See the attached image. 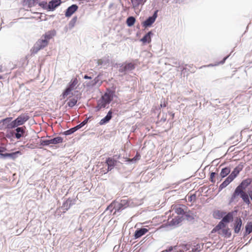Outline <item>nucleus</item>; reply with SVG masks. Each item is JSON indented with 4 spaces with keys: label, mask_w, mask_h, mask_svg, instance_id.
<instances>
[{
    "label": "nucleus",
    "mask_w": 252,
    "mask_h": 252,
    "mask_svg": "<svg viewBox=\"0 0 252 252\" xmlns=\"http://www.w3.org/2000/svg\"><path fill=\"white\" fill-rule=\"evenodd\" d=\"M38 0H32V5H34L35 3H38Z\"/></svg>",
    "instance_id": "nucleus-57"
},
{
    "label": "nucleus",
    "mask_w": 252,
    "mask_h": 252,
    "mask_svg": "<svg viewBox=\"0 0 252 252\" xmlns=\"http://www.w3.org/2000/svg\"><path fill=\"white\" fill-rule=\"evenodd\" d=\"M153 34V31H150L146 33L140 40L144 44L149 43L151 42V37Z\"/></svg>",
    "instance_id": "nucleus-22"
},
{
    "label": "nucleus",
    "mask_w": 252,
    "mask_h": 252,
    "mask_svg": "<svg viewBox=\"0 0 252 252\" xmlns=\"http://www.w3.org/2000/svg\"><path fill=\"white\" fill-rule=\"evenodd\" d=\"M22 153L20 151H17L12 153H2V155H0V159L3 160H6L7 159L14 160L16 159L19 155H21Z\"/></svg>",
    "instance_id": "nucleus-8"
},
{
    "label": "nucleus",
    "mask_w": 252,
    "mask_h": 252,
    "mask_svg": "<svg viewBox=\"0 0 252 252\" xmlns=\"http://www.w3.org/2000/svg\"><path fill=\"white\" fill-rule=\"evenodd\" d=\"M149 230L146 228L141 227L140 228H137L133 235L134 239H137L138 238H140L144 235H145L146 233L148 232Z\"/></svg>",
    "instance_id": "nucleus-17"
},
{
    "label": "nucleus",
    "mask_w": 252,
    "mask_h": 252,
    "mask_svg": "<svg viewBox=\"0 0 252 252\" xmlns=\"http://www.w3.org/2000/svg\"><path fill=\"white\" fill-rule=\"evenodd\" d=\"M218 214H219V216L220 217L222 218V212L220 213V211H218ZM223 214H225V213H223Z\"/></svg>",
    "instance_id": "nucleus-56"
},
{
    "label": "nucleus",
    "mask_w": 252,
    "mask_h": 252,
    "mask_svg": "<svg viewBox=\"0 0 252 252\" xmlns=\"http://www.w3.org/2000/svg\"><path fill=\"white\" fill-rule=\"evenodd\" d=\"M233 220V213L232 212H228L225 216L222 217V221L228 223Z\"/></svg>",
    "instance_id": "nucleus-29"
},
{
    "label": "nucleus",
    "mask_w": 252,
    "mask_h": 252,
    "mask_svg": "<svg viewBox=\"0 0 252 252\" xmlns=\"http://www.w3.org/2000/svg\"><path fill=\"white\" fill-rule=\"evenodd\" d=\"M2 72V67L1 65H0V72Z\"/></svg>",
    "instance_id": "nucleus-64"
},
{
    "label": "nucleus",
    "mask_w": 252,
    "mask_h": 252,
    "mask_svg": "<svg viewBox=\"0 0 252 252\" xmlns=\"http://www.w3.org/2000/svg\"><path fill=\"white\" fill-rule=\"evenodd\" d=\"M147 0H131L133 7L135 8L138 7L140 5H143Z\"/></svg>",
    "instance_id": "nucleus-33"
},
{
    "label": "nucleus",
    "mask_w": 252,
    "mask_h": 252,
    "mask_svg": "<svg viewBox=\"0 0 252 252\" xmlns=\"http://www.w3.org/2000/svg\"><path fill=\"white\" fill-rule=\"evenodd\" d=\"M72 91V90H71L70 88L66 87L61 95L62 98L64 99L70 93V92Z\"/></svg>",
    "instance_id": "nucleus-39"
},
{
    "label": "nucleus",
    "mask_w": 252,
    "mask_h": 252,
    "mask_svg": "<svg viewBox=\"0 0 252 252\" xmlns=\"http://www.w3.org/2000/svg\"><path fill=\"white\" fill-rule=\"evenodd\" d=\"M4 127V126H3V124H1V122L0 121V129H3Z\"/></svg>",
    "instance_id": "nucleus-58"
},
{
    "label": "nucleus",
    "mask_w": 252,
    "mask_h": 252,
    "mask_svg": "<svg viewBox=\"0 0 252 252\" xmlns=\"http://www.w3.org/2000/svg\"><path fill=\"white\" fill-rule=\"evenodd\" d=\"M130 201L127 198L121 199L120 202L114 201L111 205H109L107 209L112 208L111 212L114 211V214L117 212L120 213L123 210L129 206Z\"/></svg>",
    "instance_id": "nucleus-1"
},
{
    "label": "nucleus",
    "mask_w": 252,
    "mask_h": 252,
    "mask_svg": "<svg viewBox=\"0 0 252 252\" xmlns=\"http://www.w3.org/2000/svg\"><path fill=\"white\" fill-rule=\"evenodd\" d=\"M84 0H79V3H83Z\"/></svg>",
    "instance_id": "nucleus-63"
},
{
    "label": "nucleus",
    "mask_w": 252,
    "mask_h": 252,
    "mask_svg": "<svg viewBox=\"0 0 252 252\" xmlns=\"http://www.w3.org/2000/svg\"><path fill=\"white\" fill-rule=\"evenodd\" d=\"M52 35L49 33H46L44 35V39L38 40L34 44L33 47L31 50V54L34 55L36 54L40 50L46 47L48 43V40L52 38Z\"/></svg>",
    "instance_id": "nucleus-2"
},
{
    "label": "nucleus",
    "mask_w": 252,
    "mask_h": 252,
    "mask_svg": "<svg viewBox=\"0 0 252 252\" xmlns=\"http://www.w3.org/2000/svg\"><path fill=\"white\" fill-rule=\"evenodd\" d=\"M108 104V103L100 98L97 101V105L95 107V111H99L102 108H105Z\"/></svg>",
    "instance_id": "nucleus-27"
},
{
    "label": "nucleus",
    "mask_w": 252,
    "mask_h": 252,
    "mask_svg": "<svg viewBox=\"0 0 252 252\" xmlns=\"http://www.w3.org/2000/svg\"><path fill=\"white\" fill-rule=\"evenodd\" d=\"M196 198V196L195 194H193L189 196L188 200L189 202H192V201H195Z\"/></svg>",
    "instance_id": "nucleus-46"
},
{
    "label": "nucleus",
    "mask_w": 252,
    "mask_h": 252,
    "mask_svg": "<svg viewBox=\"0 0 252 252\" xmlns=\"http://www.w3.org/2000/svg\"><path fill=\"white\" fill-rule=\"evenodd\" d=\"M78 8V6L76 4H72L66 9L65 16L66 17H70L75 11L77 10Z\"/></svg>",
    "instance_id": "nucleus-20"
},
{
    "label": "nucleus",
    "mask_w": 252,
    "mask_h": 252,
    "mask_svg": "<svg viewBox=\"0 0 252 252\" xmlns=\"http://www.w3.org/2000/svg\"><path fill=\"white\" fill-rule=\"evenodd\" d=\"M75 199H72L70 198H68L65 201H64L61 207V208L64 210L63 212H65L69 209L75 203Z\"/></svg>",
    "instance_id": "nucleus-15"
},
{
    "label": "nucleus",
    "mask_w": 252,
    "mask_h": 252,
    "mask_svg": "<svg viewBox=\"0 0 252 252\" xmlns=\"http://www.w3.org/2000/svg\"><path fill=\"white\" fill-rule=\"evenodd\" d=\"M62 3V0H51L48 3V11H53Z\"/></svg>",
    "instance_id": "nucleus-13"
},
{
    "label": "nucleus",
    "mask_w": 252,
    "mask_h": 252,
    "mask_svg": "<svg viewBox=\"0 0 252 252\" xmlns=\"http://www.w3.org/2000/svg\"><path fill=\"white\" fill-rule=\"evenodd\" d=\"M243 167L244 165L243 163L241 162L239 163L238 165L234 168L233 170L229 175V176L234 179L238 175L240 171L243 170Z\"/></svg>",
    "instance_id": "nucleus-16"
},
{
    "label": "nucleus",
    "mask_w": 252,
    "mask_h": 252,
    "mask_svg": "<svg viewBox=\"0 0 252 252\" xmlns=\"http://www.w3.org/2000/svg\"><path fill=\"white\" fill-rule=\"evenodd\" d=\"M15 138L20 139L21 138L25 137L26 127L25 126H18L15 128Z\"/></svg>",
    "instance_id": "nucleus-12"
},
{
    "label": "nucleus",
    "mask_w": 252,
    "mask_h": 252,
    "mask_svg": "<svg viewBox=\"0 0 252 252\" xmlns=\"http://www.w3.org/2000/svg\"><path fill=\"white\" fill-rule=\"evenodd\" d=\"M90 118H91V117L86 118L84 120V121L83 122H82L80 124H79V125L76 126H74L73 127H72V128L64 131L62 133V134L63 135L66 136V135H70V134L73 133L74 132H75L78 129L82 128L85 125H86L88 123V121L90 119Z\"/></svg>",
    "instance_id": "nucleus-6"
},
{
    "label": "nucleus",
    "mask_w": 252,
    "mask_h": 252,
    "mask_svg": "<svg viewBox=\"0 0 252 252\" xmlns=\"http://www.w3.org/2000/svg\"><path fill=\"white\" fill-rule=\"evenodd\" d=\"M38 4L39 6H40L43 9L48 10V4H47V2L46 1L43 0V1L38 2Z\"/></svg>",
    "instance_id": "nucleus-41"
},
{
    "label": "nucleus",
    "mask_w": 252,
    "mask_h": 252,
    "mask_svg": "<svg viewBox=\"0 0 252 252\" xmlns=\"http://www.w3.org/2000/svg\"><path fill=\"white\" fill-rule=\"evenodd\" d=\"M78 83V80L76 78H73L68 84L67 87L73 90Z\"/></svg>",
    "instance_id": "nucleus-34"
},
{
    "label": "nucleus",
    "mask_w": 252,
    "mask_h": 252,
    "mask_svg": "<svg viewBox=\"0 0 252 252\" xmlns=\"http://www.w3.org/2000/svg\"><path fill=\"white\" fill-rule=\"evenodd\" d=\"M229 57V55H227V56H225L224 58H223V59L221 61H220V62L218 63V64H223V63H225V61L226 60V59H227Z\"/></svg>",
    "instance_id": "nucleus-49"
},
{
    "label": "nucleus",
    "mask_w": 252,
    "mask_h": 252,
    "mask_svg": "<svg viewBox=\"0 0 252 252\" xmlns=\"http://www.w3.org/2000/svg\"><path fill=\"white\" fill-rule=\"evenodd\" d=\"M231 172V168L230 167L226 166L224 168H222L220 172V176L222 178H225L228 175L230 174Z\"/></svg>",
    "instance_id": "nucleus-30"
},
{
    "label": "nucleus",
    "mask_w": 252,
    "mask_h": 252,
    "mask_svg": "<svg viewBox=\"0 0 252 252\" xmlns=\"http://www.w3.org/2000/svg\"><path fill=\"white\" fill-rule=\"evenodd\" d=\"M14 136L15 137V130L11 131L6 134V137L8 138H10L11 137H13Z\"/></svg>",
    "instance_id": "nucleus-47"
},
{
    "label": "nucleus",
    "mask_w": 252,
    "mask_h": 252,
    "mask_svg": "<svg viewBox=\"0 0 252 252\" xmlns=\"http://www.w3.org/2000/svg\"><path fill=\"white\" fill-rule=\"evenodd\" d=\"M182 221V218L179 216H177L172 218L171 220H168V225L170 226H177L179 223Z\"/></svg>",
    "instance_id": "nucleus-26"
},
{
    "label": "nucleus",
    "mask_w": 252,
    "mask_h": 252,
    "mask_svg": "<svg viewBox=\"0 0 252 252\" xmlns=\"http://www.w3.org/2000/svg\"><path fill=\"white\" fill-rule=\"evenodd\" d=\"M99 79L98 76L95 77L93 80L89 82H86V86L88 87H93L95 86L99 82Z\"/></svg>",
    "instance_id": "nucleus-32"
},
{
    "label": "nucleus",
    "mask_w": 252,
    "mask_h": 252,
    "mask_svg": "<svg viewBox=\"0 0 252 252\" xmlns=\"http://www.w3.org/2000/svg\"><path fill=\"white\" fill-rule=\"evenodd\" d=\"M116 87L112 86L111 88L106 89V92L101 97V98L104 100L109 104L113 100L114 97H116L115 94Z\"/></svg>",
    "instance_id": "nucleus-5"
},
{
    "label": "nucleus",
    "mask_w": 252,
    "mask_h": 252,
    "mask_svg": "<svg viewBox=\"0 0 252 252\" xmlns=\"http://www.w3.org/2000/svg\"><path fill=\"white\" fill-rule=\"evenodd\" d=\"M120 68L119 71L124 74L128 71H132L135 68V65L132 63H125V64H119Z\"/></svg>",
    "instance_id": "nucleus-10"
},
{
    "label": "nucleus",
    "mask_w": 252,
    "mask_h": 252,
    "mask_svg": "<svg viewBox=\"0 0 252 252\" xmlns=\"http://www.w3.org/2000/svg\"><path fill=\"white\" fill-rule=\"evenodd\" d=\"M12 119V117H7L5 119H2L0 121L1 124H3L4 127L5 126V128H6V126L11 123Z\"/></svg>",
    "instance_id": "nucleus-36"
},
{
    "label": "nucleus",
    "mask_w": 252,
    "mask_h": 252,
    "mask_svg": "<svg viewBox=\"0 0 252 252\" xmlns=\"http://www.w3.org/2000/svg\"><path fill=\"white\" fill-rule=\"evenodd\" d=\"M158 10L154 11L153 14L151 16H149L144 22H142V25L145 28L150 27L153 23L155 22L157 18L158 17Z\"/></svg>",
    "instance_id": "nucleus-9"
},
{
    "label": "nucleus",
    "mask_w": 252,
    "mask_h": 252,
    "mask_svg": "<svg viewBox=\"0 0 252 252\" xmlns=\"http://www.w3.org/2000/svg\"><path fill=\"white\" fill-rule=\"evenodd\" d=\"M226 223L224 222V221H222L221 220L219 223L213 228V229L211 231V233H215L216 232H218L220 231L221 230L225 228L226 226Z\"/></svg>",
    "instance_id": "nucleus-21"
},
{
    "label": "nucleus",
    "mask_w": 252,
    "mask_h": 252,
    "mask_svg": "<svg viewBox=\"0 0 252 252\" xmlns=\"http://www.w3.org/2000/svg\"><path fill=\"white\" fill-rule=\"evenodd\" d=\"M177 248V246H170L167 248L166 251L167 252H172L173 250H176Z\"/></svg>",
    "instance_id": "nucleus-45"
},
{
    "label": "nucleus",
    "mask_w": 252,
    "mask_h": 252,
    "mask_svg": "<svg viewBox=\"0 0 252 252\" xmlns=\"http://www.w3.org/2000/svg\"><path fill=\"white\" fill-rule=\"evenodd\" d=\"M250 233H247V231H246V230H245V232L244 234V237H246L247 235L249 234Z\"/></svg>",
    "instance_id": "nucleus-59"
},
{
    "label": "nucleus",
    "mask_w": 252,
    "mask_h": 252,
    "mask_svg": "<svg viewBox=\"0 0 252 252\" xmlns=\"http://www.w3.org/2000/svg\"><path fill=\"white\" fill-rule=\"evenodd\" d=\"M217 233L219 235H220L226 238H229L231 236L230 229L228 227L223 229Z\"/></svg>",
    "instance_id": "nucleus-28"
},
{
    "label": "nucleus",
    "mask_w": 252,
    "mask_h": 252,
    "mask_svg": "<svg viewBox=\"0 0 252 252\" xmlns=\"http://www.w3.org/2000/svg\"><path fill=\"white\" fill-rule=\"evenodd\" d=\"M223 178H222L220 174L219 175L217 174V175H216V179L218 181V183L219 182H220Z\"/></svg>",
    "instance_id": "nucleus-51"
},
{
    "label": "nucleus",
    "mask_w": 252,
    "mask_h": 252,
    "mask_svg": "<svg viewBox=\"0 0 252 252\" xmlns=\"http://www.w3.org/2000/svg\"><path fill=\"white\" fill-rule=\"evenodd\" d=\"M24 2L28 4L29 5H32V0H24Z\"/></svg>",
    "instance_id": "nucleus-50"
},
{
    "label": "nucleus",
    "mask_w": 252,
    "mask_h": 252,
    "mask_svg": "<svg viewBox=\"0 0 252 252\" xmlns=\"http://www.w3.org/2000/svg\"><path fill=\"white\" fill-rule=\"evenodd\" d=\"M194 252H199V251L197 250V249H195L194 250H192Z\"/></svg>",
    "instance_id": "nucleus-62"
},
{
    "label": "nucleus",
    "mask_w": 252,
    "mask_h": 252,
    "mask_svg": "<svg viewBox=\"0 0 252 252\" xmlns=\"http://www.w3.org/2000/svg\"><path fill=\"white\" fill-rule=\"evenodd\" d=\"M83 78L85 79H92V77L91 76H88V75L87 74H85Z\"/></svg>",
    "instance_id": "nucleus-53"
},
{
    "label": "nucleus",
    "mask_w": 252,
    "mask_h": 252,
    "mask_svg": "<svg viewBox=\"0 0 252 252\" xmlns=\"http://www.w3.org/2000/svg\"><path fill=\"white\" fill-rule=\"evenodd\" d=\"M245 230H246L247 233H251L252 232V224L251 222L248 221L245 226Z\"/></svg>",
    "instance_id": "nucleus-42"
},
{
    "label": "nucleus",
    "mask_w": 252,
    "mask_h": 252,
    "mask_svg": "<svg viewBox=\"0 0 252 252\" xmlns=\"http://www.w3.org/2000/svg\"><path fill=\"white\" fill-rule=\"evenodd\" d=\"M234 179L230 176H228L224 180V181L220 185L219 187V192H220L224 188L226 187Z\"/></svg>",
    "instance_id": "nucleus-25"
},
{
    "label": "nucleus",
    "mask_w": 252,
    "mask_h": 252,
    "mask_svg": "<svg viewBox=\"0 0 252 252\" xmlns=\"http://www.w3.org/2000/svg\"><path fill=\"white\" fill-rule=\"evenodd\" d=\"M63 138L60 136L54 137L49 139L40 140V145L43 146H49L51 144H57L62 143Z\"/></svg>",
    "instance_id": "nucleus-7"
},
{
    "label": "nucleus",
    "mask_w": 252,
    "mask_h": 252,
    "mask_svg": "<svg viewBox=\"0 0 252 252\" xmlns=\"http://www.w3.org/2000/svg\"><path fill=\"white\" fill-rule=\"evenodd\" d=\"M112 110H110L107 115L100 121L99 124L102 126L107 124L112 118Z\"/></svg>",
    "instance_id": "nucleus-23"
},
{
    "label": "nucleus",
    "mask_w": 252,
    "mask_h": 252,
    "mask_svg": "<svg viewBox=\"0 0 252 252\" xmlns=\"http://www.w3.org/2000/svg\"><path fill=\"white\" fill-rule=\"evenodd\" d=\"M234 179L230 176H228L224 180V181L220 185L219 187V192H220L224 188L226 187Z\"/></svg>",
    "instance_id": "nucleus-24"
},
{
    "label": "nucleus",
    "mask_w": 252,
    "mask_h": 252,
    "mask_svg": "<svg viewBox=\"0 0 252 252\" xmlns=\"http://www.w3.org/2000/svg\"><path fill=\"white\" fill-rule=\"evenodd\" d=\"M252 179L248 178L243 180L236 188L234 191H245L246 188L252 183Z\"/></svg>",
    "instance_id": "nucleus-11"
},
{
    "label": "nucleus",
    "mask_w": 252,
    "mask_h": 252,
    "mask_svg": "<svg viewBox=\"0 0 252 252\" xmlns=\"http://www.w3.org/2000/svg\"><path fill=\"white\" fill-rule=\"evenodd\" d=\"M121 157L120 154H116L114 155L113 157H111V158H113L115 160H118V159H120Z\"/></svg>",
    "instance_id": "nucleus-48"
},
{
    "label": "nucleus",
    "mask_w": 252,
    "mask_h": 252,
    "mask_svg": "<svg viewBox=\"0 0 252 252\" xmlns=\"http://www.w3.org/2000/svg\"><path fill=\"white\" fill-rule=\"evenodd\" d=\"M242 226V220L239 217H237L234 220V230L235 233H238L241 229Z\"/></svg>",
    "instance_id": "nucleus-18"
},
{
    "label": "nucleus",
    "mask_w": 252,
    "mask_h": 252,
    "mask_svg": "<svg viewBox=\"0 0 252 252\" xmlns=\"http://www.w3.org/2000/svg\"><path fill=\"white\" fill-rule=\"evenodd\" d=\"M238 196H240L243 201L248 205L251 204L248 194L245 191H234L229 200L230 203L233 202Z\"/></svg>",
    "instance_id": "nucleus-4"
},
{
    "label": "nucleus",
    "mask_w": 252,
    "mask_h": 252,
    "mask_svg": "<svg viewBox=\"0 0 252 252\" xmlns=\"http://www.w3.org/2000/svg\"><path fill=\"white\" fill-rule=\"evenodd\" d=\"M214 66V65L213 64H209V65H208L207 66ZM206 66H202L201 68L203 67H206Z\"/></svg>",
    "instance_id": "nucleus-61"
},
{
    "label": "nucleus",
    "mask_w": 252,
    "mask_h": 252,
    "mask_svg": "<svg viewBox=\"0 0 252 252\" xmlns=\"http://www.w3.org/2000/svg\"><path fill=\"white\" fill-rule=\"evenodd\" d=\"M30 118L27 114H22L6 126L7 129H13L24 124Z\"/></svg>",
    "instance_id": "nucleus-3"
},
{
    "label": "nucleus",
    "mask_w": 252,
    "mask_h": 252,
    "mask_svg": "<svg viewBox=\"0 0 252 252\" xmlns=\"http://www.w3.org/2000/svg\"><path fill=\"white\" fill-rule=\"evenodd\" d=\"M190 211L187 212H186L183 216L181 217L183 220H186L189 221H192L194 220V218L193 216L191 214Z\"/></svg>",
    "instance_id": "nucleus-31"
},
{
    "label": "nucleus",
    "mask_w": 252,
    "mask_h": 252,
    "mask_svg": "<svg viewBox=\"0 0 252 252\" xmlns=\"http://www.w3.org/2000/svg\"><path fill=\"white\" fill-rule=\"evenodd\" d=\"M77 20V16H74L72 19L68 23V28L69 29H72L75 26V23L76 22Z\"/></svg>",
    "instance_id": "nucleus-38"
},
{
    "label": "nucleus",
    "mask_w": 252,
    "mask_h": 252,
    "mask_svg": "<svg viewBox=\"0 0 252 252\" xmlns=\"http://www.w3.org/2000/svg\"><path fill=\"white\" fill-rule=\"evenodd\" d=\"M247 193L248 194V196L249 197H250V195H252V187L251 188L249 189Z\"/></svg>",
    "instance_id": "nucleus-52"
},
{
    "label": "nucleus",
    "mask_w": 252,
    "mask_h": 252,
    "mask_svg": "<svg viewBox=\"0 0 252 252\" xmlns=\"http://www.w3.org/2000/svg\"><path fill=\"white\" fill-rule=\"evenodd\" d=\"M166 106V103L164 101L163 103L161 102L160 104L161 107H165Z\"/></svg>",
    "instance_id": "nucleus-54"
},
{
    "label": "nucleus",
    "mask_w": 252,
    "mask_h": 252,
    "mask_svg": "<svg viewBox=\"0 0 252 252\" xmlns=\"http://www.w3.org/2000/svg\"><path fill=\"white\" fill-rule=\"evenodd\" d=\"M169 114L171 115V116H172V117L173 118L174 117V114L172 113V112H170L169 113Z\"/></svg>",
    "instance_id": "nucleus-60"
},
{
    "label": "nucleus",
    "mask_w": 252,
    "mask_h": 252,
    "mask_svg": "<svg viewBox=\"0 0 252 252\" xmlns=\"http://www.w3.org/2000/svg\"><path fill=\"white\" fill-rule=\"evenodd\" d=\"M140 158V155L139 154L137 153L134 158H133L131 159H128V160H127V161H128L131 162H135L137 160L139 159Z\"/></svg>",
    "instance_id": "nucleus-44"
},
{
    "label": "nucleus",
    "mask_w": 252,
    "mask_h": 252,
    "mask_svg": "<svg viewBox=\"0 0 252 252\" xmlns=\"http://www.w3.org/2000/svg\"><path fill=\"white\" fill-rule=\"evenodd\" d=\"M119 162L118 160H115L113 158L109 157L105 160V163L107 165V172L111 171Z\"/></svg>",
    "instance_id": "nucleus-14"
},
{
    "label": "nucleus",
    "mask_w": 252,
    "mask_h": 252,
    "mask_svg": "<svg viewBox=\"0 0 252 252\" xmlns=\"http://www.w3.org/2000/svg\"><path fill=\"white\" fill-rule=\"evenodd\" d=\"M217 175V173H216V172H212L210 173L209 180L212 183H215L216 180L215 179V178Z\"/></svg>",
    "instance_id": "nucleus-43"
},
{
    "label": "nucleus",
    "mask_w": 252,
    "mask_h": 252,
    "mask_svg": "<svg viewBox=\"0 0 252 252\" xmlns=\"http://www.w3.org/2000/svg\"><path fill=\"white\" fill-rule=\"evenodd\" d=\"M135 18L133 16H129L127 17L126 20V24L129 27H132L135 23Z\"/></svg>",
    "instance_id": "nucleus-35"
},
{
    "label": "nucleus",
    "mask_w": 252,
    "mask_h": 252,
    "mask_svg": "<svg viewBox=\"0 0 252 252\" xmlns=\"http://www.w3.org/2000/svg\"><path fill=\"white\" fill-rule=\"evenodd\" d=\"M77 102V98L75 97H73L72 99H70L69 101L67 102V105L70 107H74Z\"/></svg>",
    "instance_id": "nucleus-40"
},
{
    "label": "nucleus",
    "mask_w": 252,
    "mask_h": 252,
    "mask_svg": "<svg viewBox=\"0 0 252 252\" xmlns=\"http://www.w3.org/2000/svg\"><path fill=\"white\" fill-rule=\"evenodd\" d=\"M110 60L109 56L108 55L105 56L104 57L97 61V65H102L107 67L110 64Z\"/></svg>",
    "instance_id": "nucleus-19"
},
{
    "label": "nucleus",
    "mask_w": 252,
    "mask_h": 252,
    "mask_svg": "<svg viewBox=\"0 0 252 252\" xmlns=\"http://www.w3.org/2000/svg\"><path fill=\"white\" fill-rule=\"evenodd\" d=\"M166 120V117H162L160 121L161 122H165Z\"/></svg>",
    "instance_id": "nucleus-55"
},
{
    "label": "nucleus",
    "mask_w": 252,
    "mask_h": 252,
    "mask_svg": "<svg viewBox=\"0 0 252 252\" xmlns=\"http://www.w3.org/2000/svg\"><path fill=\"white\" fill-rule=\"evenodd\" d=\"M175 212L179 215H182V216H183L184 214L185 213V211H184V209L180 207H176L174 208Z\"/></svg>",
    "instance_id": "nucleus-37"
}]
</instances>
